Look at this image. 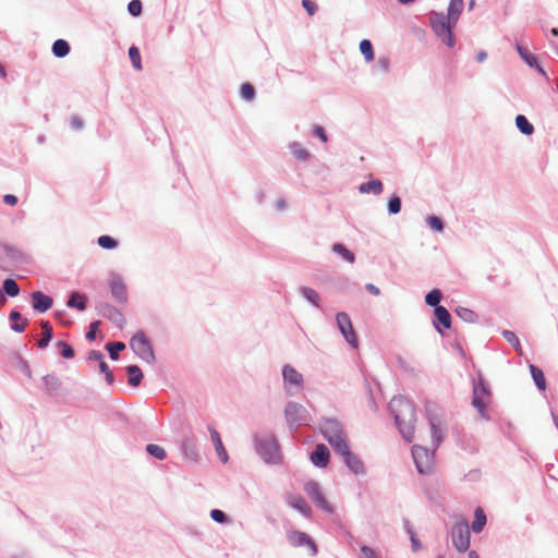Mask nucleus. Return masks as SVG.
<instances>
[{
	"mask_svg": "<svg viewBox=\"0 0 558 558\" xmlns=\"http://www.w3.org/2000/svg\"><path fill=\"white\" fill-rule=\"evenodd\" d=\"M426 223L433 231L438 233H441L445 229V222L442 221V219L434 215L427 216Z\"/></svg>",
	"mask_w": 558,
	"mask_h": 558,
	"instance_id": "obj_44",
	"label": "nucleus"
},
{
	"mask_svg": "<svg viewBox=\"0 0 558 558\" xmlns=\"http://www.w3.org/2000/svg\"><path fill=\"white\" fill-rule=\"evenodd\" d=\"M486 521H487V519H486L484 511L481 508H477L475 510L474 521L472 522V525H471L472 531L474 533L482 532V530L484 529V526L486 524Z\"/></svg>",
	"mask_w": 558,
	"mask_h": 558,
	"instance_id": "obj_38",
	"label": "nucleus"
},
{
	"mask_svg": "<svg viewBox=\"0 0 558 558\" xmlns=\"http://www.w3.org/2000/svg\"><path fill=\"white\" fill-rule=\"evenodd\" d=\"M210 518L220 524L229 523L230 519L229 517L220 509H213L210 511Z\"/></svg>",
	"mask_w": 558,
	"mask_h": 558,
	"instance_id": "obj_51",
	"label": "nucleus"
},
{
	"mask_svg": "<svg viewBox=\"0 0 558 558\" xmlns=\"http://www.w3.org/2000/svg\"><path fill=\"white\" fill-rule=\"evenodd\" d=\"M515 49L521 57V59L530 66L534 68V65H537L538 59L536 56L531 53L525 47H523L520 44L515 45Z\"/></svg>",
	"mask_w": 558,
	"mask_h": 558,
	"instance_id": "obj_34",
	"label": "nucleus"
},
{
	"mask_svg": "<svg viewBox=\"0 0 558 558\" xmlns=\"http://www.w3.org/2000/svg\"><path fill=\"white\" fill-rule=\"evenodd\" d=\"M71 125L76 130H81L84 125V122L80 117L74 116L71 119Z\"/></svg>",
	"mask_w": 558,
	"mask_h": 558,
	"instance_id": "obj_62",
	"label": "nucleus"
},
{
	"mask_svg": "<svg viewBox=\"0 0 558 558\" xmlns=\"http://www.w3.org/2000/svg\"><path fill=\"white\" fill-rule=\"evenodd\" d=\"M464 7L463 0H450L446 16L451 20V23L457 24Z\"/></svg>",
	"mask_w": 558,
	"mask_h": 558,
	"instance_id": "obj_27",
	"label": "nucleus"
},
{
	"mask_svg": "<svg viewBox=\"0 0 558 558\" xmlns=\"http://www.w3.org/2000/svg\"><path fill=\"white\" fill-rule=\"evenodd\" d=\"M490 397V389L482 375H478L477 381L473 383L472 405L478 411L480 415L488 418L486 413V400Z\"/></svg>",
	"mask_w": 558,
	"mask_h": 558,
	"instance_id": "obj_7",
	"label": "nucleus"
},
{
	"mask_svg": "<svg viewBox=\"0 0 558 558\" xmlns=\"http://www.w3.org/2000/svg\"><path fill=\"white\" fill-rule=\"evenodd\" d=\"M128 383L132 387H137L143 380V372L137 365L126 366Z\"/></svg>",
	"mask_w": 558,
	"mask_h": 558,
	"instance_id": "obj_30",
	"label": "nucleus"
},
{
	"mask_svg": "<svg viewBox=\"0 0 558 558\" xmlns=\"http://www.w3.org/2000/svg\"><path fill=\"white\" fill-rule=\"evenodd\" d=\"M332 252L340 255L344 260L350 264H353L355 260L354 254L345 247L342 243H335L332 245Z\"/></svg>",
	"mask_w": 558,
	"mask_h": 558,
	"instance_id": "obj_39",
	"label": "nucleus"
},
{
	"mask_svg": "<svg viewBox=\"0 0 558 558\" xmlns=\"http://www.w3.org/2000/svg\"><path fill=\"white\" fill-rule=\"evenodd\" d=\"M283 389L288 397L299 393L304 386L303 375L292 365L286 364L282 367Z\"/></svg>",
	"mask_w": 558,
	"mask_h": 558,
	"instance_id": "obj_6",
	"label": "nucleus"
},
{
	"mask_svg": "<svg viewBox=\"0 0 558 558\" xmlns=\"http://www.w3.org/2000/svg\"><path fill=\"white\" fill-rule=\"evenodd\" d=\"M17 197L13 194H5L3 196V202L7 204V205H10V206H14L17 204Z\"/></svg>",
	"mask_w": 558,
	"mask_h": 558,
	"instance_id": "obj_61",
	"label": "nucleus"
},
{
	"mask_svg": "<svg viewBox=\"0 0 558 558\" xmlns=\"http://www.w3.org/2000/svg\"><path fill=\"white\" fill-rule=\"evenodd\" d=\"M287 538H288V542L290 543V545H292L293 547H308L310 550H311V556H316L317 555V546L315 544V542L313 541L312 537H310L306 533L304 532H301V531H296V530H293V531H289L287 533Z\"/></svg>",
	"mask_w": 558,
	"mask_h": 558,
	"instance_id": "obj_13",
	"label": "nucleus"
},
{
	"mask_svg": "<svg viewBox=\"0 0 558 558\" xmlns=\"http://www.w3.org/2000/svg\"><path fill=\"white\" fill-rule=\"evenodd\" d=\"M208 430L210 433V438L218 457L223 463H226L228 461V453L223 447L219 433L213 426H209Z\"/></svg>",
	"mask_w": 558,
	"mask_h": 558,
	"instance_id": "obj_23",
	"label": "nucleus"
},
{
	"mask_svg": "<svg viewBox=\"0 0 558 558\" xmlns=\"http://www.w3.org/2000/svg\"><path fill=\"white\" fill-rule=\"evenodd\" d=\"M404 527H405L407 532L410 534V539H411V543H412V548H413L414 551H416L421 547V543L415 537V534L413 533L412 527H411L409 521H405Z\"/></svg>",
	"mask_w": 558,
	"mask_h": 558,
	"instance_id": "obj_53",
	"label": "nucleus"
},
{
	"mask_svg": "<svg viewBox=\"0 0 558 558\" xmlns=\"http://www.w3.org/2000/svg\"><path fill=\"white\" fill-rule=\"evenodd\" d=\"M319 430L336 453L348 446L343 426L338 420L323 418L319 423Z\"/></svg>",
	"mask_w": 558,
	"mask_h": 558,
	"instance_id": "obj_2",
	"label": "nucleus"
},
{
	"mask_svg": "<svg viewBox=\"0 0 558 558\" xmlns=\"http://www.w3.org/2000/svg\"><path fill=\"white\" fill-rule=\"evenodd\" d=\"M359 192L361 194H374V195H379L383 193V190H384V185H383V182L378 179H373V180H369L367 182H364L362 184L359 185L357 187Z\"/></svg>",
	"mask_w": 558,
	"mask_h": 558,
	"instance_id": "obj_25",
	"label": "nucleus"
},
{
	"mask_svg": "<svg viewBox=\"0 0 558 558\" xmlns=\"http://www.w3.org/2000/svg\"><path fill=\"white\" fill-rule=\"evenodd\" d=\"M304 492L307 494V496L313 500V502L319 507L322 510L328 513L333 512V507L327 501L325 496L323 495L320 490V486L315 481H308L304 485Z\"/></svg>",
	"mask_w": 558,
	"mask_h": 558,
	"instance_id": "obj_11",
	"label": "nucleus"
},
{
	"mask_svg": "<svg viewBox=\"0 0 558 558\" xmlns=\"http://www.w3.org/2000/svg\"><path fill=\"white\" fill-rule=\"evenodd\" d=\"M428 413V422L430 426L432 432V441L434 446V450H436L441 441L444 440V433L442 429L439 426V421L436 416H432L429 413V410H427Z\"/></svg>",
	"mask_w": 558,
	"mask_h": 558,
	"instance_id": "obj_22",
	"label": "nucleus"
},
{
	"mask_svg": "<svg viewBox=\"0 0 558 558\" xmlns=\"http://www.w3.org/2000/svg\"><path fill=\"white\" fill-rule=\"evenodd\" d=\"M365 289L372 293L373 295H379L380 294V290L373 283H366L365 284Z\"/></svg>",
	"mask_w": 558,
	"mask_h": 558,
	"instance_id": "obj_63",
	"label": "nucleus"
},
{
	"mask_svg": "<svg viewBox=\"0 0 558 558\" xmlns=\"http://www.w3.org/2000/svg\"><path fill=\"white\" fill-rule=\"evenodd\" d=\"M456 314L458 315V317H460L463 322L465 323H469V324H474L476 323L478 316L477 314L470 310V308H466V307H463V306H458L456 308Z\"/></svg>",
	"mask_w": 558,
	"mask_h": 558,
	"instance_id": "obj_37",
	"label": "nucleus"
},
{
	"mask_svg": "<svg viewBox=\"0 0 558 558\" xmlns=\"http://www.w3.org/2000/svg\"><path fill=\"white\" fill-rule=\"evenodd\" d=\"M146 451L154 458H156L157 460H165L167 458V453H166V450L159 446V445H156V444H148L146 446Z\"/></svg>",
	"mask_w": 558,
	"mask_h": 558,
	"instance_id": "obj_42",
	"label": "nucleus"
},
{
	"mask_svg": "<svg viewBox=\"0 0 558 558\" xmlns=\"http://www.w3.org/2000/svg\"><path fill=\"white\" fill-rule=\"evenodd\" d=\"M27 324H28V320L26 318H24L21 323H19V322L12 323L11 329L15 332H23L25 330Z\"/></svg>",
	"mask_w": 558,
	"mask_h": 558,
	"instance_id": "obj_58",
	"label": "nucleus"
},
{
	"mask_svg": "<svg viewBox=\"0 0 558 558\" xmlns=\"http://www.w3.org/2000/svg\"><path fill=\"white\" fill-rule=\"evenodd\" d=\"M290 507L298 510L305 517L311 515V508L306 504L305 499L300 495H290L287 499Z\"/></svg>",
	"mask_w": 558,
	"mask_h": 558,
	"instance_id": "obj_24",
	"label": "nucleus"
},
{
	"mask_svg": "<svg viewBox=\"0 0 558 558\" xmlns=\"http://www.w3.org/2000/svg\"><path fill=\"white\" fill-rule=\"evenodd\" d=\"M129 57L136 70H142V60L140 49L136 46H131L129 48Z\"/></svg>",
	"mask_w": 558,
	"mask_h": 558,
	"instance_id": "obj_48",
	"label": "nucleus"
},
{
	"mask_svg": "<svg viewBox=\"0 0 558 558\" xmlns=\"http://www.w3.org/2000/svg\"><path fill=\"white\" fill-rule=\"evenodd\" d=\"M442 299V292L439 289H433L425 295V302L428 306L439 307Z\"/></svg>",
	"mask_w": 558,
	"mask_h": 558,
	"instance_id": "obj_40",
	"label": "nucleus"
},
{
	"mask_svg": "<svg viewBox=\"0 0 558 558\" xmlns=\"http://www.w3.org/2000/svg\"><path fill=\"white\" fill-rule=\"evenodd\" d=\"M515 125L519 129V131L524 135H532L534 132L533 124L523 114H518L515 117Z\"/></svg>",
	"mask_w": 558,
	"mask_h": 558,
	"instance_id": "obj_36",
	"label": "nucleus"
},
{
	"mask_svg": "<svg viewBox=\"0 0 558 558\" xmlns=\"http://www.w3.org/2000/svg\"><path fill=\"white\" fill-rule=\"evenodd\" d=\"M299 293L313 306H315L317 308H322V304H320L322 299H320L319 293L316 290H314L313 288H310V287H300Z\"/></svg>",
	"mask_w": 558,
	"mask_h": 558,
	"instance_id": "obj_26",
	"label": "nucleus"
},
{
	"mask_svg": "<svg viewBox=\"0 0 558 558\" xmlns=\"http://www.w3.org/2000/svg\"><path fill=\"white\" fill-rule=\"evenodd\" d=\"M40 327H41L43 336L38 340L37 345L39 349H45L48 347V344L50 343V341L53 338V329H52V326L50 325V323L45 322V320H43L40 323Z\"/></svg>",
	"mask_w": 558,
	"mask_h": 558,
	"instance_id": "obj_28",
	"label": "nucleus"
},
{
	"mask_svg": "<svg viewBox=\"0 0 558 558\" xmlns=\"http://www.w3.org/2000/svg\"><path fill=\"white\" fill-rule=\"evenodd\" d=\"M60 348V354L65 359H72L75 354L74 349L65 341H58L56 343Z\"/></svg>",
	"mask_w": 558,
	"mask_h": 558,
	"instance_id": "obj_50",
	"label": "nucleus"
},
{
	"mask_svg": "<svg viewBox=\"0 0 558 558\" xmlns=\"http://www.w3.org/2000/svg\"><path fill=\"white\" fill-rule=\"evenodd\" d=\"M347 468L355 475H364L366 473L365 465L357 454L350 450L349 445L337 452Z\"/></svg>",
	"mask_w": 558,
	"mask_h": 558,
	"instance_id": "obj_12",
	"label": "nucleus"
},
{
	"mask_svg": "<svg viewBox=\"0 0 558 558\" xmlns=\"http://www.w3.org/2000/svg\"><path fill=\"white\" fill-rule=\"evenodd\" d=\"M43 381H44L45 388L50 393L58 392L62 386L60 378L57 377L56 375H51V374L44 376Z\"/></svg>",
	"mask_w": 558,
	"mask_h": 558,
	"instance_id": "obj_32",
	"label": "nucleus"
},
{
	"mask_svg": "<svg viewBox=\"0 0 558 558\" xmlns=\"http://www.w3.org/2000/svg\"><path fill=\"white\" fill-rule=\"evenodd\" d=\"M51 50H52V53H53L54 57H57V58H64L70 52V45L64 39H57L52 44Z\"/></svg>",
	"mask_w": 558,
	"mask_h": 558,
	"instance_id": "obj_33",
	"label": "nucleus"
},
{
	"mask_svg": "<svg viewBox=\"0 0 558 558\" xmlns=\"http://www.w3.org/2000/svg\"><path fill=\"white\" fill-rule=\"evenodd\" d=\"M32 307L37 313H45L52 307L53 300L51 296L41 291H34L31 294Z\"/></svg>",
	"mask_w": 558,
	"mask_h": 558,
	"instance_id": "obj_17",
	"label": "nucleus"
},
{
	"mask_svg": "<svg viewBox=\"0 0 558 558\" xmlns=\"http://www.w3.org/2000/svg\"><path fill=\"white\" fill-rule=\"evenodd\" d=\"M100 324V320H95L89 325V330L86 332L87 340L93 341L96 339Z\"/></svg>",
	"mask_w": 558,
	"mask_h": 558,
	"instance_id": "obj_54",
	"label": "nucleus"
},
{
	"mask_svg": "<svg viewBox=\"0 0 558 558\" xmlns=\"http://www.w3.org/2000/svg\"><path fill=\"white\" fill-rule=\"evenodd\" d=\"M313 133L319 137V140L324 143L328 141L327 134L323 126L320 125H314Z\"/></svg>",
	"mask_w": 558,
	"mask_h": 558,
	"instance_id": "obj_57",
	"label": "nucleus"
},
{
	"mask_svg": "<svg viewBox=\"0 0 558 558\" xmlns=\"http://www.w3.org/2000/svg\"><path fill=\"white\" fill-rule=\"evenodd\" d=\"M88 360L90 361H98L100 363V361H104L105 360V355L102 352L100 351H97V350H92L89 353H88Z\"/></svg>",
	"mask_w": 558,
	"mask_h": 558,
	"instance_id": "obj_60",
	"label": "nucleus"
},
{
	"mask_svg": "<svg viewBox=\"0 0 558 558\" xmlns=\"http://www.w3.org/2000/svg\"><path fill=\"white\" fill-rule=\"evenodd\" d=\"M20 287L14 279H4L2 282V289H0V303L4 304V302L7 301L5 295L15 298L20 294Z\"/></svg>",
	"mask_w": 558,
	"mask_h": 558,
	"instance_id": "obj_21",
	"label": "nucleus"
},
{
	"mask_svg": "<svg viewBox=\"0 0 558 558\" xmlns=\"http://www.w3.org/2000/svg\"><path fill=\"white\" fill-rule=\"evenodd\" d=\"M428 19L435 35L442 41V44L452 48L456 44L452 29L457 24L451 23V20H449V17L442 12L432 11L428 14Z\"/></svg>",
	"mask_w": 558,
	"mask_h": 558,
	"instance_id": "obj_3",
	"label": "nucleus"
},
{
	"mask_svg": "<svg viewBox=\"0 0 558 558\" xmlns=\"http://www.w3.org/2000/svg\"><path fill=\"white\" fill-rule=\"evenodd\" d=\"M363 558H377L375 551L367 545L361 547Z\"/></svg>",
	"mask_w": 558,
	"mask_h": 558,
	"instance_id": "obj_59",
	"label": "nucleus"
},
{
	"mask_svg": "<svg viewBox=\"0 0 558 558\" xmlns=\"http://www.w3.org/2000/svg\"><path fill=\"white\" fill-rule=\"evenodd\" d=\"M254 442L257 454L266 463L277 464L280 462L279 446L274 435L255 436Z\"/></svg>",
	"mask_w": 558,
	"mask_h": 558,
	"instance_id": "obj_4",
	"label": "nucleus"
},
{
	"mask_svg": "<svg viewBox=\"0 0 558 558\" xmlns=\"http://www.w3.org/2000/svg\"><path fill=\"white\" fill-rule=\"evenodd\" d=\"M97 243L105 250H113L119 245L118 241L110 235H100Z\"/></svg>",
	"mask_w": 558,
	"mask_h": 558,
	"instance_id": "obj_47",
	"label": "nucleus"
},
{
	"mask_svg": "<svg viewBox=\"0 0 558 558\" xmlns=\"http://www.w3.org/2000/svg\"><path fill=\"white\" fill-rule=\"evenodd\" d=\"M143 4L141 0H131L128 4V11L132 16H140L142 14Z\"/></svg>",
	"mask_w": 558,
	"mask_h": 558,
	"instance_id": "obj_52",
	"label": "nucleus"
},
{
	"mask_svg": "<svg viewBox=\"0 0 558 558\" xmlns=\"http://www.w3.org/2000/svg\"><path fill=\"white\" fill-rule=\"evenodd\" d=\"M302 5L310 15H314L317 11V5L312 0H302Z\"/></svg>",
	"mask_w": 558,
	"mask_h": 558,
	"instance_id": "obj_55",
	"label": "nucleus"
},
{
	"mask_svg": "<svg viewBox=\"0 0 558 558\" xmlns=\"http://www.w3.org/2000/svg\"><path fill=\"white\" fill-rule=\"evenodd\" d=\"M106 349L109 352L110 359L116 361L119 359V353L125 349V344L120 341L108 342Z\"/></svg>",
	"mask_w": 558,
	"mask_h": 558,
	"instance_id": "obj_41",
	"label": "nucleus"
},
{
	"mask_svg": "<svg viewBox=\"0 0 558 558\" xmlns=\"http://www.w3.org/2000/svg\"><path fill=\"white\" fill-rule=\"evenodd\" d=\"M241 97L246 101H252L255 98V88L250 83L241 85Z\"/></svg>",
	"mask_w": 558,
	"mask_h": 558,
	"instance_id": "obj_49",
	"label": "nucleus"
},
{
	"mask_svg": "<svg viewBox=\"0 0 558 558\" xmlns=\"http://www.w3.org/2000/svg\"><path fill=\"white\" fill-rule=\"evenodd\" d=\"M434 449L429 450L420 445L412 447V457L420 474H428L433 470L434 464Z\"/></svg>",
	"mask_w": 558,
	"mask_h": 558,
	"instance_id": "obj_8",
	"label": "nucleus"
},
{
	"mask_svg": "<svg viewBox=\"0 0 558 558\" xmlns=\"http://www.w3.org/2000/svg\"><path fill=\"white\" fill-rule=\"evenodd\" d=\"M452 544L458 551H465L470 546V531L465 522H458L451 529Z\"/></svg>",
	"mask_w": 558,
	"mask_h": 558,
	"instance_id": "obj_10",
	"label": "nucleus"
},
{
	"mask_svg": "<svg viewBox=\"0 0 558 558\" xmlns=\"http://www.w3.org/2000/svg\"><path fill=\"white\" fill-rule=\"evenodd\" d=\"M330 458L329 449L324 444L316 445L314 451L311 453V461L315 466L326 468Z\"/></svg>",
	"mask_w": 558,
	"mask_h": 558,
	"instance_id": "obj_18",
	"label": "nucleus"
},
{
	"mask_svg": "<svg viewBox=\"0 0 558 558\" xmlns=\"http://www.w3.org/2000/svg\"><path fill=\"white\" fill-rule=\"evenodd\" d=\"M402 202L398 195H392L388 199L387 210L389 215H398L401 211Z\"/></svg>",
	"mask_w": 558,
	"mask_h": 558,
	"instance_id": "obj_43",
	"label": "nucleus"
},
{
	"mask_svg": "<svg viewBox=\"0 0 558 558\" xmlns=\"http://www.w3.org/2000/svg\"><path fill=\"white\" fill-rule=\"evenodd\" d=\"M109 288L111 292L112 299L120 303L124 304L128 301V292L126 286L123 282L121 276L117 272H111L109 276Z\"/></svg>",
	"mask_w": 558,
	"mask_h": 558,
	"instance_id": "obj_14",
	"label": "nucleus"
},
{
	"mask_svg": "<svg viewBox=\"0 0 558 558\" xmlns=\"http://www.w3.org/2000/svg\"><path fill=\"white\" fill-rule=\"evenodd\" d=\"M289 149H290V153L294 156V158H296L298 160H301V161H306L310 159L311 157V154L310 151L302 146L301 143L299 142H292L289 144Z\"/></svg>",
	"mask_w": 558,
	"mask_h": 558,
	"instance_id": "obj_31",
	"label": "nucleus"
},
{
	"mask_svg": "<svg viewBox=\"0 0 558 558\" xmlns=\"http://www.w3.org/2000/svg\"><path fill=\"white\" fill-rule=\"evenodd\" d=\"M181 451L183 456L194 462L198 461L199 454L195 439L193 437H183L181 440Z\"/></svg>",
	"mask_w": 558,
	"mask_h": 558,
	"instance_id": "obj_20",
	"label": "nucleus"
},
{
	"mask_svg": "<svg viewBox=\"0 0 558 558\" xmlns=\"http://www.w3.org/2000/svg\"><path fill=\"white\" fill-rule=\"evenodd\" d=\"M435 320H434V327L437 331L440 333L442 332L440 329V326H442L446 329H449L451 327V315L447 308L444 306L436 307L434 310Z\"/></svg>",
	"mask_w": 558,
	"mask_h": 558,
	"instance_id": "obj_19",
	"label": "nucleus"
},
{
	"mask_svg": "<svg viewBox=\"0 0 558 558\" xmlns=\"http://www.w3.org/2000/svg\"><path fill=\"white\" fill-rule=\"evenodd\" d=\"M389 411L403 439L408 442H412L414 437V423L416 421L413 404L403 396H396L389 402Z\"/></svg>",
	"mask_w": 558,
	"mask_h": 558,
	"instance_id": "obj_1",
	"label": "nucleus"
},
{
	"mask_svg": "<svg viewBox=\"0 0 558 558\" xmlns=\"http://www.w3.org/2000/svg\"><path fill=\"white\" fill-rule=\"evenodd\" d=\"M9 318L12 323L23 320L21 313L15 310L11 311Z\"/></svg>",
	"mask_w": 558,
	"mask_h": 558,
	"instance_id": "obj_64",
	"label": "nucleus"
},
{
	"mask_svg": "<svg viewBox=\"0 0 558 558\" xmlns=\"http://www.w3.org/2000/svg\"><path fill=\"white\" fill-rule=\"evenodd\" d=\"M530 372H531L532 378H533L536 387L541 391H544L546 389V379H545L543 371L539 367L531 364Z\"/></svg>",
	"mask_w": 558,
	"mask_h": 558,
	"instance_id": "obj_35",
	"label": "nucleus"
},
{
	"mask_svg": "<svg viewBox=\"0 0 558 558\" xmlns=\"http://www.w3.org/2000/svg\"><path fill=\"white\" fill-rule=\"evenodd\" d=\"M502 337L505 338V340L507 342H509L515 349L517 352H519V354H522V348H521L519 338L517 337V335L513 331L504 330Z\"/></svg>",
	"mask_w": 558,
	"mask_h": 558,
	"instance_id": "obj_45",
	"label": "nucleus"
},
{
	"mask_svg": "<svg viewBox=\"0 0 558 558\" xmlns=\"http://www.w3.org/2000/svg\"><path fill=\"white\" fill-rule=\"evenodd\" d=\"M337 326L344 337V339L348 341L349 344H351L353 348H356L357 341H356V335L353 329L351 319L349 315L344 312H340L336 316Z\"/></svg>",
	"mask_w": 558,
	"mask_h": 558,
	"instance_id": "obj_15",
	"label": "nucleus"
},
{
	"mask_svg": "<svg viewBox=\"0 0 558 558\" xmlns=\"http://www.w3.org/2000/svg\"><path fill=\"white\" fill-rule=\"evenodd\" d=\"M284 417L290 430H295L300 426H308L312 423L308 410L303 404L294 401L287 402Z\"/></svg>",
	"mask_w": 558,
	"mask_h": 558,
	"instance_id": "obj_5",
	"label": "nucleus"
},
{
	"mask_svg": "<svg viewBox=\"0 0 558 558\" xmlns=\"http://www.w3.org/2000/svg\"><path fill=\"white\" fill-rule=\"evenodd\" d=\"M66 305L78 311H84L87 306V298L80 292H72L66 301Z\"/></svg>",
	"mask_w": 558,
	"mask_h": 558,
	"instance_id": "obj_29",
	"label": "nucleus"
},
{
	"mask_svg": "<svg viewBox=\"0 0 558 558\" xmlns=\"http://www.w3.org/2000/svg\"><path fill=\"white\" fill-rule=\"evenodd\" d=\"M376 68L383 72L386 73L389 70V60L388 58H379L376 62Z\"/></svg>",
	"mask_w": 558,
	"mask_h": 558,
	"instance_id": "obj_56",
	"label": "nucleus"
},
{
	"mask_svg": "<svg viewBox=\"0 0 558 558\" xmlns=\"http://www.w3.org/2000/svg\"><path fill=\"white\" fill-rule=\"evenodd\" d=\"M360 51L364 56L366 61L374 60V50H373V45H372L371 40L363 39L360 43Z\"/></svg>",
	"mask_w": 558,
	"mask_h": 558,
	"instance_id": "obj_46",
	"label": "nucleus"
},
{
	"mask_svg": "<svg viewBox=\"0 0 558 558\" xmlns=\"http://www.w3.org/2000/svg\"><path fill=\"white\" fill-rule=\"evenodd\" d=\"M97 311L102 317L109 319L112 324L120 328L125 324V318L122 313L109 303L98 304Z\"/></svg>",
	"mask_w": 558,
	"mask_h": 558,
	"instance_id": "obj_16",
	"label": "nucleus"
},
{
	"mask_svg": "<svg viewBox=\"0 0 558 558\" xmlns=\"http://www.w3.org/2000/svg\"><path fill=\"white\" fill-rule=\"evenodd\" d=\"M130 347L143 361L147 363L155 361L154 350L144 332L135 333L130 341Z\"/></svg>",
	"mask_w": 558,
	"mask_h": 558,
	"instance_id": "obj_9",
	"label": "nucleus"
}]
</instances>
